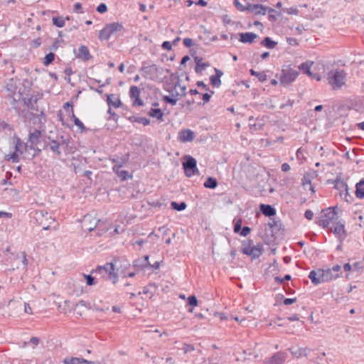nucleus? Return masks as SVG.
<instances>
[{"label":"nucleus","mask_w":364,"mask_h":364,"mask_svg":"<svg viewBox=\"0 0 364 364\" xmlns=\"http://www.w3.org/2000/svg\"><path fill=\"white\" fill-rule=\"evenodd\" d=\"M64 364H100L98 362H92L80 358H65L63 360Z\"/></svg>","instance_id":"22"},{"label":"nucleus","mask_w":364,"mask_h":364,"mask_svg":"<svg viewBox=\"0 0 364 364\" xmlns=\"http://www.w3.org/2000/svg\"><path fill=\"white\" fill-rule=\"evenodd\" d=\"M299 6L301 8L300 12L301 13V14H304L305 16V17L307 18H313V13H312V10L313 9H309L308 12L306 14L302 12V9H306L308 7L307 4L300 5Z\"/></svg>","instance_id":"45"},{"label":"nucleus","mask_w":364,"mask_h":364,"mask_svg":"<svg viewBox=\"0 0 364 364\" xmlns=\"http://www.w3.org/2000/svg\"><path fill=\"white\" fill-rule=\"evenodd\" d=\"M124 28L123 25L118 22H114L107 24L99 32V38L100 40H107L111 36L122 31Z\"/></svg>","instance_id":"6"},{"label":"nucleus","mask_w":364,"mask_h":364,"mask_svg":"<svg viewBox=\"0 0 364 364\" xmlns=\"http://www.w3.org/2000/svg\"><path fill=\"white\" fill-rule=\"evenodd\" d=\"M183 349L184 351V353H188V352H191L194 350V347L193 345L184 343L183 346Z\"/></svg>","instance_id":"51"},{"label":"nucleus","mask_w":364,"mask_h":364,"mask_svg":"<svg viewBox=\"0 0 364 364\" xmlns=\"http://www.w3.org/2000/svg\"><path fill=\"white\" fill-rule=\"evenodd\" d=\"M287 355L283 352H278L271 358L265 360L264 364H282L286 360Z\"/></svg>","instance_id":"19"},{"label":"nucleus","mask_w":364,"mask_h":364,"mask_svg":"<svg viewBox=\"0 0 364 364\" xmlns=\"http://www.w3.org/2000/svg\"><path fill=\"white\" fill-rule=\"evenodd\" d=\"M171 208L178 211L183 210L186 208V203L185 202H181L178 203L175 201L171 202Z\"/></svg>","instance_id":"39"},{"label":"nucleus","mask_w":364,"mask_h":364,"mask_svg":"<svg viewBox=\"0 0 364 364\" xmlns=\"http://www.w3.org/2000/svg\"><path fill=\"white\" fill-rule=\"evenodd\" d=\"M55 58V54L53 53H49L47 54L43 59V63L45 66L50 65Z\"/></svg>","instance_id":"40"},{"label":"nucleus","mask_w":364,"mask_h":364,"mask_svg":"<svg viewBox=\"0 0 364 364\" xmlns=\"http://www.w3.org/2000/svg\"><path fill=\"white\" fill-rule=\"evenodd\" d=\"M186 161L183 163L185 174L187 177H191L194 174H198L196 166V160L191 156H186Z\"/></svg>","instance_id":"10"},{"label":"nucleus","mask_w":364,"mask_h":364,"mask_svg":"<svg viewBox=\"0 0 364 364\" xmlns=\"http://www.w3.org/2000/svg\"><path fill=\"white\" fill-rule=\"evenodd\" d=\"M335 188H339V189H342V188L346 189L347 185L341 181H336Z\"/></svg>","instance_id":"56"},{"label":"nucleus","mask_w":364,"mask_h":364,"mask_svg":"<svg viewBox=\"0 0 364 364\" xmlns=\"http://www.w3.org/2000/svg\"><path fill=\"white\" fill-rule=\"evenodd\" d=\"M261 44L269 49H272L276 46L277 43L272 41L269 37H265L261 42Z\"/></svg>","instance_id":"31"},{"label":"nucleus","mask_w":364,"mask_h":364,"mask_svg":"<svg viewBox=\"0 0 364 364\" xmlns=\"http://www.w3.org/2000/svg\"><path fill=\"white\" fill-rule=\"evenodd\" d=\"M30 343L34 346H38L40 343V339L38 337H32L30 339Z\"/></svg>","instance_id":"63"},{"label":"nucleus","mask_w":364,"mask_h":364,"mask_svg":"<svg viewBox=\"0 0 364 364\" xmlns=\"http://www.w3.org/2000/svg\"><path fill=\"white\" fill-rule=\"evenodd\" d=\"M218 186V181L213 177H208L204 183V186L208 188H215Z\"/></svg>","instance_id":"33"},{"label":"nucleus","mask_w":364,"mask_h":364,"mask_svg":"<svg viewBox=\"0 0 364 364\" xmlns=\"http://www.w3.org/2000/svg\"><path fill=\"white\" fill-rule=\"evenodd\" d=\"M149 115L151 117L156 118L161 122H163L164 112L159 108H151L149 112Z\"/></svg>","instance_id":"28"},{"label":"nucleus","mask_w":364,"mask_h":364,"mask_svg":"<svg viewBox=\"0 0 364 364\" xmlns=\"http://www.w3.org/2000/svg\"><path fill=\"white\" fill-rule=\"evenodd\" d=\"M129 154H127L124 156L117 159H112V161L114 163L112 167L113 171H118L121 167L124 166L129 161Z\"/></svg>","instance_id":"21"},{"label":"nucleus","mask_w":364,"mask_h":364,"mask_svg":"<svg viewBox=\"0 0 364 364\" xmlns=\"http://www.w3.org/2000/svg\"><path fill=\"white\" fill-rule=\"evenodd\" d=\"M314 65L313 61H307L306 63H301L299 66V69L303 72V73L308 75L313 79H316L317 81H320L321 77L318 74L312 73L311 72V68Z\"/></svg>","instance_id":"16"},{"label":"nucleus","mask_w":364,"mask_h":364,"mask_svg":"<svg viewBox=\"0 0 364 364\" xmlns=\"http://www.w3.org/2000/svg\"><path fill=\"white\" fill-rule=\"evenodd\" d=\"M76 58L83 60L84 61L89 60L92 58L89 49L86 46H80L78 48L77 53L75 54Z\"/></svg>","instance_id":"20"},{"label":"nucleus","mask_w":364,"mask_h":364,"mask_svg":"<svg viewBox=\"0 0 364 364\" xmlns=\"http://www.w3.org/2000/svg\"><path fill=\"white\" fill-rule=\"evenodd\" d=\"M278 321H279V323H278L277 325L279 326L284 327L287 333H294L295 326L291 323L296 321V315H292L291 316L287 317L284 318H279Z\"/></svg>","instance_id":"12"},{"label":"nucleus","mask_w":364,"mask_h":364,"mask_svg":"<svg viewBox=\"0 0 364 364\" xmlns=\"http://www.w3.org/2000/svg\"><path fill=\"white\" fill-rule=\"evenodd\" d=\"M305 218L308 220H311L313 218V216H314V213L311 210H306L305 212Z\"/></svg>","instance_id":"61"},{"label":"nucleus","mask_w":364,"mask_h":364,"mask_svg":"<svg viewBox=\"0 0 364 364\" xmlns=\"http://www.w3.org/2000/svg\"><path fill=\"white\" fill-rule=\"evenodd\" d=\"M134 266L136 269H144L145 267V264H143L141 259H136L134 262Z\"/></svg>","instance_id":"58"},{"label":"nucleus","mask_w":364,"mask_h":364,"mask_svg":"<svg viewBox=\"0 0 364 364\" xmlns=\"http://www.w3.org/2000/svg\"><path fill=\"white\" fill-rule=\"evenodd\" d=\"M183 43L186 48H190L193 45V40L189 38H186L183 39Z\"/></svg>","instance_id":"59"},{"label":"nucleus","mask_w":364,"mask_h":364,"mask_svg":"<svg viewBox=\"0 0 364 364\" xmlns=\"http://www.w3.org/2000/svg\"><path fill=\"white\" fill-rule=\"evenodd\" d=\"M247 11L255 15H264L268 10L269 13L273 12V9H269L262 4H248L246 6Z\"/></svg>","instance_id":"13"},{"label":"nucleus","mask_w":364,"mask_h":364,"mask_svg":"<svg viewBox=\"0 0 364 364\" xmlns=\"http://www.w3.org/2000/svg\"><path fill=\"white\" fill-rule=\"evenodd\" d=\"M41 136V132L38 129H34L33 131H29L28 137V146L31 149H35L38 144L40 142V137Z\"/></svg>","instance_id":"17"},{"label":"nucleus","mask_w":364,"mask_h":364,"mask_svg":"<svg viewBox=\"0 0 364 364\" xmlns=\"http://www.w3.org/2000/svg\"><path fill=\"white\" fill-rule=\"evenodd\" d=\"M316 176V173L314 171H309L304 174L301 178V185L300 186L299 192L301 193L300 202L304 203L308 197H310L315 192L314 188L311 184V180Z\"/></svg>","instance_id":"1"},{"label":"nucleus","mask_w":364,"mask_h":364,"mask_svg":"<svg viewBox=\"0 0 364 364\" xmlns=\"http://www.w3.org/2000/svg\"><path fill=\"white\" fill-rule=\"evenodd\" d=\"M260 210L265 216L271 217L276 214L275 209L270 205L261 204Z\"/></svg>","instance_id":"27"},{"label":"nucleus","mask_w":364,"mask_h":364,"mask_svg":"<svg viewBox=\"0 0 364 364\" xmlns=\"http://www.w3.org/2000/svg\"><path fill=\"white\" fill-rule=\"evenodd\" d=\"M188 303L191 306H198V299L194 295L189 296L188 297Z\"/></svg>","instance_id":"47"},{"label":"nucleus","mask_w":364,"mask_h":364,"mask_svg":"<svg viewBox=\"0 0 364 364\" xmlns=\"http://www.w3.org/2000/svg\"><path fill=\"white\" fill-rule=\"evenodd\" d=\"M100 223V220H97L91 215H85L82 220V227L84 230L92 231L95 228H97V225Z\"/></svg>","instance_id":"11"},{"label":"nucleus","mask_w":364,"mask_h":364,"mask_svg":"<svg viewBox=\"0 0 364 364\" xmlns=\"http://www.w3.org/2000/svg\"><path fill=\"white\" fill-rule=\"evenodd\" d=\"M282 171L284 172H287L290 170V166L287 163H284L281 166Z\"/></svg>","instance_id":"64"},{"label":"nucleus","mask_w":364,"mask_h":364,"mask_svg":"<svg viewBox=\"0 0 364 364\" xmlns=\"http://www.w3.org/2000/svg\"><path fill=\"white\" fill-rule=\"evenodd\" d=\"M295 66L290 64H285L283 65L282 75L280 77V82L283 85H289L294 81L296 79Z\"/></svg>","instance_id":"7"},{"label":"nucleus","mask_w":364,"mask_h":364,"mask_svg":"<svg viewBox=\"0 0 364 364\" xmlns=\"http://www.w3.org/2000/svg\"><path fill=\"white\" fill-rule=\"evenodd\" d=\"M24 145L22 142L20 141V139H18L16 144V151L19 152L20 154L23 153Z\"/></svg>","instance_id":"50"},{"label":"nucleus","mask_w":364,"mask_h":364,"mask_svg":"<svg viewBox=\"0 0 364 364\" xmlns=\"http://www.w3.org/2000/svg\"><path fill=\"white\" fill-rule=\"evenodd\" d=\"M353 271L360 272L364 269V265L362 262H356L352 264Z\"/></svg>","instance_id":"46"},{"label":"nucleus","mask_w":364,"mask_h":364,"mask_svg":"<svg viewBox=\"0 0 364 364\" xmlns=\"http://www.w3.org/2000/svg\"><path fill=\"white\" fill-rule=\"evenodd\" d=\"M107 101L109 107L112 106L114 108H119L122 106L121 100L114 94L107 95Z\"/></svg>","instance_id":"26"},{"label":"nucleus","mask_w":364,"mask_h":364,"mask_svg":"<svg viewBox=\"0 0 364 364\" xmlns=\"http://www.w3.org/2000/svg\"><path fill=\"white\" fill-rule=\"evenodd\" d=\"M115 267L112 263H106L103 266H97V268L91 272L92 274L97 273L102 277L107 275V279L112 280L113 284H116L118 279V274L115 272Z\"/></svg>","instance_id":"5"},{"label":"nucleus","mask_w":364,"mask_h":364,"mask_svg":"<svg viewBox=\"0 0 364 364\" xmlns=\"http://www.w3.org/2000/svg\"><path fill=\"white\" fill-rule=\"evenodd\" d=\"M242 252L253 259L258 258L262 255V250L257 246H249L246 244H242Z\"/></svg>","instance_id":"15"},{"label":"nucleus","mask_w":364,"mask_h":364,"mask_svg":"<svg viewBox=\"0 0 364 364\" xmlns=\"http://www.w3.org/2000/svg\"><path fill=\"white\" fill-rule=\"evenodd\" d=\"M195 138L194 132L189 129H182L178 132V139L183 143L192 141Z\"/></svg>","instance_id":"18"},{"label":"nucleus","mask_w":364,"mask_h":364,"mask_svg":"<svg viewBox=\"0 0 364 364\" xmlns=\"http://www.w3.org/2000/svg\"><path fill=\"white\" fill-rule=\"evenodd\" d=\"M331 230L341 240H343L346 237L344 224L339 220L332 224Z\"/></svg>","instance_id":"14"},{"label":"nucleus","mask_w":364,"mask_h":364,"mask_svg":"<svg viewBox=\"0 0 364 364\" xmlns=\"http://www.w3.org/2000/svg\"><path fill=\"white\" fill-rule=\"evenodd\" d=\"M37 99L30 97L28 98H23L24 105L31 109H35L34 105L36 103Z\"/></svg>","instance_id":"35"},{"label":"nucleus","mask_w":364,"mask_h":364,"mask_svg":"<svg viewBox=\"0 0 364 364\" xmlns=\"http://www.w3.org/2000/svg\"><path fill=\"white\" fill-rule=\"evenodd\" d=\"M336 207H330L323 210L321 213L318 225L323 228H327L330 224H334L338 220V214L336 212Z\"/></svg>","instance_id":"4"},{"label":"nucleus","mask_w":364,"mask_h":364,"mask_svg":"<svg viewBox=\"0 0 364 364\" xmlns=\"http://www.w3.org/2000/svg\"><path fill=\"white\" fill-rule=\"evenodd\" d=\"M129 95L132 99H136L140 97V90L135 85L132 86L129 90Z\"/></svg>","instance_id":"36"},{"label":"nucleus","mask_w":364,"mask_h":364,"mask_svg":"<svg viewBox=\"0 0 364 364\" xmlns=\"http://www.w3.org/2000/svg\"><path fill=\"white\" fill-rule=\"evenodd\" d=\"M97 11L101 14L105 13L107 11V6L105 4L102 3L97 7Z\"/></svg>","instance_id":"52"},{"label":"nucleus","mask_w":364,"mask_h":364,"mask_svg":"<svg viewBox=\"0 0 364 364\" xmlns=\"http://www.w3.org/2000/svg\"><path fill=\"white\" fill-rule=\"evenodd\" d=\"M309 351L310 349L307 348H299V350L297 351V358L300 356H306Z\"/></svg>","instance_id":"49"},{"label":"nucleus","mask_w":364,"mask_h":364,"mask_svg":"<svg viewBox=\"0 0 364 364\" xmlns=\"http://www.w3.org/2000/svg\"><path fill=\"white\" fill-rule=\"evenodd\" d=\"M163 100L166 103H169L171 105H176L177 103V101L178 100V97H173V95L171 97L165 95L163 97Z\"/></svg>","instance_id":"41"},{"label":"nucleus","mask_w":364,"mask_h":364,"mask_svg":"<svg viewBox=\"0 0 364 364\" xmlns=\"http://www.w3.org/2000/svg\"><path fill=\"white\" fill-rule=\"evenodd\" d=\"M250 231L251 229L249 227L245 226L241 229L240 235L245 237L250 234Z\"/></svg>","instance_id":"57"},{"label":"nucleus","mask_w":364,"mask_h":364,"mask_svg":"<svg viewBox=\"0 0 364 364\" xmlns=\"http://www.w3.org/2000/svg\"><path fill=\"white\" fill-rule=\"evenodd\" d=\"M83 277L86 279V284L88 286H93L97 284L96 279L90 274H83Z\"/></svg>","instance_id":"44"},{"label":"nucleus","mask_w":364,"mask_h":364,"mask_svg":"<svg viewBox=\"0 0 364 364\" xmlns=\"http://www.w3.org/2000/svg\"><path fill=\"white\" fill-rule=\"evenodd\" d=\"M162 48L169 50L171 49V43L169 41H164L162 43Z\"/></svg>","instance_id":"62"},{"label":"nucleus","mask_w":364,"mask_h":364,"mask_svg":"<svg viewBox=\"0 0 364 364\" xmlns=\"http://www.w3.org/2000/svg\"><path fill=\"white\" fill-rule=\"evenodd\" d=\"M142 76L148 80H156L161 75V69L156 65L144 66L141 68Z\"/></svg>","instance_id":"9"},{"label":"nucleus","mask_w":364,"mask_h":364,"mask_svg":"<svg viewBox=\"0 0 364 364\" xmlns=\"http://www.w3.org/2000/svg\"><path fill=\"white\" fill-rule=\"evenodd\" d=\"M24 311H25V313L28 314H33L31 307L27 303L24 304Z\"/></svg>","instance_id":"60"},{"label":"nucleus","mask_w":364,"mask_h":364,"mask_svg":"<svg viewBox=\"0 0 364 364\" xmlns=\"http://www.w3.org/2000/svg\"><path fill=\"white\" fill-rule=\"evenodd\" d=\"M264 230L265 232L266 237H269V240H272V239L274 237V234H276V232H271L270 230H268L267 229V225H264Z\"/></svg>","instance_id":"54"},{"label":"nucleus","mask_w":364,"mask_h":364,"mask_svg":"<svg viewBox=\"0 0 364 364\" xmlns=\"http://www.w3.org/2000/svg\"><path fill=\"white\" fill-rule=\"evenodd\" d=\"M6 88L10 92H15L16 90V81L11 78L9 82L6 83Z\"/></svg>","instance_id":"42"},{"label":"nucleus","mask_w":364,"mask_h":364,"mask_svg":"<svg viewBox=\"0 0 364 364\" xmlns=\"http://www.w3.org/2000/svg\"><path fill=\"white\" fill-rule=\"evenodd\" d=\"M72 118L75 124L79 128V129L82 132L85 129V127L83 123L74 114L73 109H72Z\"/></svg>","instance_id":"38"},{"label":"nucleus","mask_w":364,"mask_h":364,"mask_svg":"<svg viewBox=\"0 0 364 364\" xmlns=\"http://www.w3.org/2000/svg\"><path fill=\"white\" fill-rule=\"evenodd\" d=\"M53 23L55 26L58 28H62L65 25V21L62 17L53 18Z\"/></svg>","instance_id":"43"},{"label":"nucleus","mask_w":364,"mask_h":364,"mask_svg":"<svg viewBox=\"0 0 364 364\" xmlns=\"http://www.w3.org/2000/svg\"><path fill=\"white\" fill-rule=\"evenodd\" d=\"M257 38L258 36L254 33L248 32L240 33V41L243 43H252Z\"/></svg>","instance_id":"23"},{"label":"nucleus","mask_w":364,"mask_h":364,"mask_svg":"<svg viewBox=\"0 0 364 364\" xmlns=\"http://www.w3.org/2000/svg\"><path fill=\"white\" fill-rule=\"evenodd\" d=\"M234 4L241 11L247 10L246 6H244L238 0H234Z\"/></svg>","instance_id":"53"},{"label":"nucleus","mask_w":364,"mask_h":364,"mask_svg":"<svg viewBox=\"0 0 364 364\" xmlns=\"http://www.w3.org/2000/svg\"><path fill=\"white\" fill-rule=\"evenodd\" d=\"M267 229L270 230L271 232L277 233L282 228V224L279 220H275L274 219H270L269 223L266 224Z\"/></svg>","instance_id":"24"},{"label":"nucleus","mask_w":364,"mask_h":364,"mask_svg":"<svg viewBox=\"0 0 364 364\" xmlns=\"http://www.w3.org/2000/svg\"><path fill=\"white\" fill-rule=\"evenodd\" d=\"M34 218L43 230H48L50 225L55 221L47 211L43 210L36 211Z\"/></svg>","instance_id":"8"},{"label":"nucleus","mask_w":364,"mask_h":364,"mask_svg":"<svg viewBox=\"0 0 364 364\" xmlns=\"http://www.w3.org/2000/svg\"><path fill=\"white\" fill-rule=\"evenodd\" d=\"M215 75H211L210 80L213 86L218 87L221 85L220 77L223 75V73L217 68H215Z\"/></svg>","instance_id":"25"},{"label":"nucleus","mask_w":364,"mask_h":364,"mask_svg":"<svg viewBox=\"0 0 364 364\" xmlns=\"http://www.w3.org/2000/svg\"><path fill=\"white\" fill-rule=\"evenodd\" d=\"M48 146L53 153H55L58 156L61 154L60 144L58 141L53 140Z\"/></svg>","instance_id":"32"},{"label":"nucleus","mask_w":364,"mask_h":364,"mask_svg":"<svg viewBox=\"0 0 364 364\" xmlns=\"http://www.w3.org/2000/svg\"><path fill=\"white\" fill-rule=\"evenodd\" d=\"M338 277V274H333L332 270L329 268L313 270L309 274V278L311 279L312 283L316 285L334 280Z\"/></svg>","instance_id":"3"},{"label":"nucleus","mask_w":364,"mask_h":364,"mask_svg":"<svg viewBox=\"0 0 364 364\" xmlns=\"http://www.w3.org/2000/svg\"><path fill=\"white\" fill-rule=\"evenodd\" d=\"M250 73L252 75L257 77L260 82H264L267 80V75L265 74L264 72L258 73L254 70L253 69H251Z\"/></svg>","instance_id":"37"},{"label":"nucleus","mask_w":364,"mask_h":364,"mask_svg":"<svg viewBox=\"0 0 364 364\" xmlns=\"http://www.w3.org/2000/svg\"><path fill=\"white\" fill-rule=\"evenodd\" d=\"M327 80L333 90H339L346 84L347 73L343 69H333L328 73Z\"/></svg>","instance_id":"2"},{"label":"nucleus","mask_w":364,"mask_h":364,"mask_svg":"<svg viewBox=\"0 0 364 364\" xmlns=\"http://www.w3.org/2000/svg\"><path fill=\"white\" fill-rule=\"evenodd\" d=\"M241 226H242V220L241 219H238L235 223V226H234V231H235V232H238L241 230Z\"/></svg>","instance_id":"55"},{"label":"nucleus","mask_w":364,"mask_h":364,"mask_svg":"<svg viewBox=\"0 0 364 364\" xmlns=\"http://www.w3.org/2000/svg\"><path fill=\"white\" fill-rule=\"evenodd\" d=\"M177 89H179L180 91L176 92V95L173 93V91L172 95L173 97H183L186 95V87L185 85H181L179 80L174 85V90H176Z\"/></svg>","instance_id":"29"},{"label":"nucleus","mask_w":364,"mask_h":364,"mask_svg":"<svg viewBox=\"0 0 364 364\" xmlns=\"http://www.w3.org/2000/svg\"><path fill=\"white\" fill-rule=\"evenodd\" d=\"M196 65L195 68V71L197 73H200L208 65L206 63H203L201 62V59H199L198 57L196 58Z\"/></svg>","instance_id":"34"},{"label":"nucleus","mask_w":364,"mask_h":364,"mask_svg":"<svg viewBox=\"0 0 364 364\" xmlns=\"http://www.w3.org/2000/svg\"><path fill=\"white\" fill-rule=\"evenodd\" d=\"M355 196L358 198H364V179L356 184Z\"/></svg>","instance_id":"30"},{"label":"nucleus","mask_w":364,"mask_h":364,"mask_svg":"<svg viewBox=\"0 0 364 364\" xmlns=\"http://www.w3.org/2000/svg\"><path fill=\"white\" fill-rule=\"evenodd\" d=\"M115 173L117 174L119 177L122 178V180L124 181L127 178L129 173L127 171H120L118 169V171H114Z\"/></svg>","instance_id":"48"}]
</instances>
